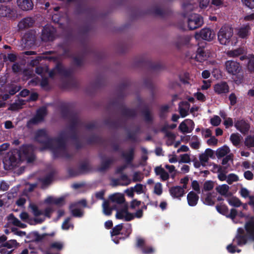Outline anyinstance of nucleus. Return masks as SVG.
Returning <instances> with one entry per match:
<instances>
[{"mask_svg":"<svg viewBox=\"0 0 254 254\" xmlns=\"http://www.w3.org/2000/svg\"><path fill=\"white\" fill-rule=\"evenodd\" d=\"M5 196H4V198H7L8 201L10 203L12 202L13 200L16 197V189L14 188H12L9 192H8L7 195H4Z\"/></svg>","mask_w":254,"mask_h":254,"instance_id":"603ef678","label":"nucleus"},{"mask_svg":"<svg viewBox=\"0 0 254 254\" xmlns=\"http://www.w3.org/2000/svg\"><path fill=\"white\" fill-rule=\"evenodd\" d=\"M66 135L64 131H61L58 137L53 138V147L48 148L52 150L54 159L64 158L70 159L72 158L73 155L69 153L67 150Z\"/></svg>","mask_w":254,"mask_h":254,"instance_id":"f257e3e1","label":"nucleus"},{"mask_svg":"<svg viewBox=\"0 0 254 254\" xmlns=\"http://www.w3.org/2000/svg\"><path fill=\"white\" fill-rule=\"evenodd\" d=\"M188 121L189 123L192 126L191 129L189 130V127L185 123V121L182 122L179 126V130L183 133L190 132L194 127V122L191 120H189Z\"/></svg>","mask_w":254,"mask_h":254,"instance_id":"72a5a7b5","label":"nucleus"},{"mask_svg":"<svg viewBox=\"0 0 254 254\" xmlns=\"http://www.w3.org/2000/svg\"><path fill=\"white\" fill-rule=\"evenodd\" d=\"M104 123L113 128H118L123 126L120 120H112L110 119H107L105 120Z\"/></svg>","mask_w":254,"mask_h":254,"instance_id":"473e14b6","label":"nucleus"},{"mask_svg":"<svg viewBox=\"0 0 254 254\" xmlns=\"http://www.w3.org/2000/svg\"><path fill=\"white\" fill-rule=\"evenodd\" d=\"M17 5L24 11L31 10L33 7V3L31 0H17Z\"/></svg>","mask_w":254,"mask_h":254,"instance_id":"bb28decb","label":"nucleus"},{"mask_svg":"<svg viewBox=\"0 0 254 254\" xmlns=\"http://www.w3.org/2000/svg\"><path fill=\"white\" fill-rule=\"evenodd\" d=\"M217 211L220 214L226 216L229 212V209L227 205L220 203V205L217 204L216 206Z\"/></svg>","mask_w":254,"mask_h":254,"instance_id":"37998d69","label":"nucleus"},{"mask_svg":"<svg viewBox=\"0 0 254 254\" xmlns=\"http://www.w3.org/2000/svg\"><path fill=\"white\" fill-rule=\"evenodd\" d=\"M34 140L43 145L40 148L41 151L53 147V138L49 137L46 129H38L35 133Z\"/></svg>","mask_w":254,"mask_h":254,"instance_id":"7ed1b4c3","label":"nucleus"},{"mask_svg":"<svg viewBox=\"0 0 254 254\" xmlns=\"http://www.w3.org/2000/svg\"><path fill=\"white\" fill-rule=\"evenodd\" d=\"M145 240L140 237L136 238V248L140 249L141 250L146 246Z\"/></svg>","mask_w":254,"mask_h":254,"instance_id":"5fc2aeb1","label":"nucleus"},{"mask_svg":"<svg viewBox=\"0 0 254 254\" xmlns=\"http://www.w3.org/2000/svg\"><path fill=\"white\" fill-rule=\"evenodd\" d=\"M251 27L249 23L243 25L238 30L237 35L242 39H247L251 34Z\"/></svg>","mask_w":254,"mask_h":254,"instance_id":"5701e85b","label":"nucleus"},{"mask_svg":"<svg viewBox=\"0 0 254 254\" xmlns=\"http://www.w3.org/2000/svg\"><path fill=\"white\" fill-rule=\"evenodd\" d=\"M35 20L32 17H26L21 20L17 25L19 29H24L32 26Z\"/></svg>","mask_w":254,"mask_h":254,"instance_id":"cd10ccee","label":"nucleus"},{"mask_svg":"<svg viewBox=\"0 0 254 254\" xmlns=\"http://www.w3.org/2000/svg\"><path fill=\"white\" fill-rule=\"evenodd\" d=\"M56 29L50 25H45L42 31L41 38L42 41H53L55 39Z\"/></svg>","mask_w":254,"mask_h":254,"instance_id":"9d476101","label":"nucleus"},{"mask_svg":"<svg viewBox=\"0 0 254 254\" xmlns=\"http://www.w3.org/2000/svg\"><path fill=\"white\" fill-rule=\"evenodd\" d=\"M199 196L194 191H190L187 195L188 204L190 206H195L198 201Z\"/></svg>","mask_w":254,"mask_h":254,"instance_id":"c85d7f7f","label":"nucleus"},{"mask_svg":"<svg viewBox=\"0 0 254 254\" xmlns=\"http://www.w3.org/2000/svg\"><path fill=\"white\" fill-rule=\"evenodd\" d=\"M61 114L63 118L69 120L68 128L70 131H77V127L82 125V123L78 118L77 114L70 111L67 107H64L62 108Z\"/></svg>","mask_w":254,"mask_h":254,"instance_id":"f03ea898","label":"nucleus"},{"mask_svg":"<svg viewBox=\"0 0 254 254\" xmlns=\"http://www.w3.org/2000/svg\"><path fill=\"white\" fill-rule=\"evenodd\" d=\"M36 41V36L33 31H28L25 33L22 38V42L25 47L33 46Z\"/></svg>","mask_w":254,"mask_h":254,"instance_id":"6ab92c4d","label":"nucleus"},{"mask_svg":"<svg viewBox=\"0 0 254 254\" xmlns=\"http://www.w3.org/2000/svg\"><path fill=\"white\" fill-rule=\"evenodd\" d=\"M233 35V29L228 26H223L218 33V39L222 45H227L230 41Z\"/></svg>","mask_w":254,"mask_h":254,"instance_id":"0eeeda50","label":"nucleus"},{"mask_svg":"<svg viewBox=\"0 0 254 254\" xmlns=\"http://www.w3.org/2000/svg\"><path fill=\"white\" fill-rule=\"evenodd\" d=\"M207 58V54L204 51V48L199 47L196 51L195 59L197 62H202Z\"/></svg>","mask_w":254,"mask_h":254,"instance_id":"c756f323","label":"nucleus"},{"mask_svg":"<svg viewBox=\"0 0 254 254\" xmlns=\"http://www.w3.org/2000/svg\"><path fill=\"white\" fill-rule=\"evenodd\" d=\"M54 174L52 173H50L47 175L45 177L41 179L40 181L43 185L47 186L51 184L52 182Z\"/></svg>","mask_w":254,"mask_h":254,"instance_id":"49530a36","label":"nucleus"},{"mask_svg":"<svg viewBox=\"0 0 254 254\" xmlns=\"http://www.w3.org/2000/svg\"><path fill=\"white\" fill-rule=\"evenodd\" d=\"M230 139L235 146H238L240 143V136L238 133H232L230 136Z\"/></svg>","mask_w":254,"mask_h":254,"instance_id":"de8ad7c7","label":"nucleus"},{"mask_svg":"<svg viewBox=\"0 0 254 254\" xmlns=\"http://www.w3.org/2000/svg\"><path fill=\"white\" fill-rule=\"evenodd\" d=\"M135 149L133 147L130 148L127 152H122L121 156L125 159L126 164L133 167L132 162L134 158Z\"/></svg>","mask_w":254,"mask_h":254,"instance_id":"4be33fe9","label":"nucleus"},{"mask_svg":"<svg viewBox=\"0 0 254 254\" xmlns=\"http://www.w3.org/2000/svg\"><path fill=\"white\" fill-rule=\"evenodd\" d=\"M63 52L62 55L66 58H72V54L71 52V50L69 48L65 47L64 46H62Z\"/></svg>","mask_w":254,"mask_h":254,"instance_id":"0e129e2a","label":"nucleus"},{"mask_svg":"<svg viewBox=\"0 0 254 254\" xmlns=\"http://www.w3.org/2000/svg\"><path fill=\"white\" fill-rule=\"evenodd\" d=\"M151 13L155 15L160 16L162 17H165L168 13L166 11L158 7H155L152 8Z\"/></svg>","mask_w":254,"mask_h":254,"instance_id":"79ce46f5","label":"nucleus"},{"mask_svg":"<svg viewBox=\"0 0 254 254\" xmlns=\"http://www.w3.org/2000/svg\"><path fill=\"white\" fill-rule=\"evenodd\" d=\"M129 86V83L128 81H124L121 83L119 86V93L118 97L123 99L124 97L123 92L125 91Z\"/></svg>","mask_w":254,"mask_h":254,"instance_id":"ea45409f","label":"nucleus"},{"mask_svg":"<svg viewBox=\"0 0 254 254\" xmlns=\"http://www.w3.org/2000/svg\"><path fill=\"white\" fill-rule=\"evenodd\" d=\"M225 65L227 72L231 75H236L242 70V67L240 63L234 61H226Z\"/></svg>","mask_w":254,"mask_h":254,"instance_id":"ddd939ff","label":"nucleus"},{"mask_svg":"<svg viewBox=\"0 0 254 254\" xmlns=\"http://www.w3.org/2000/svg\"><path fill=\"white\" fill-rule=\"evenodd\" d=\"M234 127L244 135L248 134L250 128V125L243 119L236 121Z\"/></svg>","mask_w":254,"mask_h":254,"instance_id":"a211bd4d","label":"nucleus"},{"mask_svg":"<svg viewBox=\"0 0 254 254\" xmlns=\"http://www.w3.org/2000/svg\"><path fill=\"white\" fill-rule=\"evenodd\" d=\"M170 195L173 198H180L185 194V190H183L181 186H177L172 187L169 189Z\"/></svg>","mask_w":254,"mask_h":254,"instance_id":"a878e982","label":"nucleus"},{"mask_svg":"<svg viewBox=\"0 0 254 254\" xmlns=\"http://www.w3.org/2000/svg\"><path fill=\"white\" fill-rule=\"evenodd\" d=\"M7 225L12 224L13 226L11 227L10 229L11 232L16 234V217L11 213L7 217Z\"/></svg>","mask_w":254,"mask_h":254,"instance_id":"58836bf2","label":"nucleus"},{"mask_svg":"<svg viewBox=\"0 0 254 254\" xmlns=\"http://www.w3.org/2000/svg\"><path fill=\"white\" fill-rule=\"evenodd\" d=\"M214 90L217 94H221L228 93L229 88L228 84L226 82L222 81L214 85Z\"/></svg>","mask_w":254,"mask_h":254,"instance_id":"393cba45","label":"nucleus"},{"mask_svg":"<svg viewBox=\"0 0 254 254\" xmlns=\"http://www.w3.org/2000/svg\"><path fill=\"white\" fill-rule=\"evenodd\" d=\"M214 188V183L212 181H206L204 183L202 191H210Z\"/></svg>","mask_w":254,"mask_h":254,"instance_id":"6e6d98bb","label":"nucleus"},{"mask_svg":"<svg viewBox=\"0 0 254 254\" xmlns=\"http://www.w3.org/2000/svg\"><path fill=\"white\" fill-rule=\"evenodd\" d=\"M135 65L137 67H147L152 72L159 71L164 68V66L161 63H154L143 57L136 61Z\"/></svg>","mask_w":254,"mask_h":254,"instance_id":"20e7f679","label":"nucleus"},{"mask_svg":"<svg viewBox=\"0 0 254 254\" xmlns=\"http://www.w3.org/2000/svg\"><path fill=\"white\" fill-rule=\"evenodd\" d=\"M229 151L230 149L228 147L223 146L217 149L216 152V154L217 158H220L224 157L229 152Z\"/></svg>","mask_w":254,"mask_h":254,"instance_id":"4c0bfd02","label":"nucleus"},{"mask_svg":"<svg viewBox=\"0 0 254 254\" xmlns=\"http://www.w3.org/2000/svg\"><path fill=\"white\" fill-rule=\"evenodd\" d=\"M248 70L251 73H254V56H252L249 59L247 65Z\"/></svg>","mask_w":254,"mask_h":254,"instance_id":"69168bd1","label":"nucleus"},{"mask_svg":"<svg viewBox=\"0 0 254 254\" xmlns=\"http://www.w3.org/2000/svg\"><path fill=\"white\" fill-rule=\"evenodd\" d=\"M78 85L77 82L73 79L68 80L63 83V87L65 88H75Z\"/></svg>","mask_w":254,"mask_h":254,"instance_id":"a19ab883","label":"nucleus"},{"mask_svg":"<svg viewBox=\"0 0 254 254\" xmlns=\"http://www.w3.org/2000/svg\"><path fill=\"white\" fill-rule=\"evenodd\" d=\"M154 171L157 176H160L162 181H166L169 179V174L161 166L155 167Z\"/></svg>","mask_w":254,"mask_h":254,"instance_id":"7c9ffc66","label":"nucleus"},{"mask_svg":"<svg viewBox=\"0 0 254 254\" xmlns=\"http://www.w3.org/2000/svg\"><path fill=\"white\" fill-rule=\"evenodd\" d=\"M64 243L61 242H54L51 243L49 246L50 250H55L57 251H61L64 248Z\"/></svg>","mask_w":254,"mask_h":254,"instance_id":"c03bdc74","label":"nucleus"},{"mask_svg":"<svg viewBox=\"0 0 254 254\" xmlns=\"http://www.w3.org/2000/svg\"><path fill=\"white\" fill-rule=\"evenodd\" d=\"M230 166V164H228L226 166H220L219 169L217 170V172L219 173L218 175V179L221 181H224L226 180L227 176L226 173H227V170Z\"/></svg>","mask_w":254,"mask_h":254,"instance_id":"f704fd0d","label":"nucleus"},{"mask_svg":"<svg viewBox=\"0 0 254 254\" xmlns=\"http://www.w3.org/2000/svg\"><path fill=\"white\" fill-rule=\"evenodd\" d=\"M54 234H55L54 233H51L50 234H48L45 233V234H42V235H40L37 232H35L34 233V235L35 236V241H37V242H40V241H41L47 236H53L54 235Z\"/></svg>","mask_w":254,"mask_h":254,"instance_id":"13d9d810","label":"nucleus"},{"mask_svg":"<svg viewBox=\"0 0 254 254\" xmlns=\"http://www.w3.org/2000/svg\"><path fill=\"white\" fill-rule=\"evenodd\" d=\"M17 155L19 158L23 157L28 163H32L35 159L34 146L32 144L23 145L19 149H17Z\"/></svg>","mask_w":254,"mask_h":254,"instance_id":"423d86ee","label":"nucleus"},{"mask_svg":"<svg viewBox=\"0 0 254 254\" xmlns=\"http://www.w3.org/2000/svg\"><path fill=\"white\" fill-rule=\"evenodd\" d=\"M123 224H120L115 226L111 231L112 236H118L121 234V231L123 229Z\"/></svg>","mask_w":254,"mask_h":254,"instance_id":"864d4df0","label":"nucleus"},{"mask_svg":"<svg viewBox=\"0 0 254 254\" xmlns=\"http://www.w3.org/2000/svg\"><path fill=\"white\" fill-rule=\"evenodd\" d=\"M212 194L208 192L206 194V196L203 201L204 204L207 205L213 206L215 204V201L212 199Z\"/></svg>","mask_w":254,"mask_h":254,"instance_id":"8fccbe9b","label":"nucleus"},{"mask_svg":"<svg viewBox=\"0 0 254 254\" xmlns=\"http://www.w3.org/2000/svg\"><path fill=\"white\" fill-rule=\"evenodd\" d=\"M229 187L226 184H223L221 186H218L216 188V191L220 193L221 195L225 197H228L229 194L228 192L229 191Z\"/></svg>","mask_w":254,"mask_h":254,"instance_id":"e433bc0d","label":"nucleus"},{"mask_svg":"<svg viewBox=\"0 0 254 254\" xmlns=\"http://www.w3.org/2000/svg\"><path fill=\"white\" fill-rule=\"evenodd\" d=\"M237 234L233 239V242H236L237 245L239 246L245 245L248 242V236L245 234L244 229L239 227L237 229Z\"/></svg>","mask_w":254,"mask_h":254,"instance_id":"2eb2a0df","label":"nucleus"},{"mask_svg":"<svg viewBox=\"0 0 254 254\" xmlns=\"http://www.w3.org/2000/svg\"><path fill=\"white\" fill-rule=\"evenodd\" d=\"M140 113L146 123L148 124H152L154 121V116L147 105H144L143 108L140 110Z\"/></svg>","mask_w":254,"mask_h":254,"instance_id":"aec40b11","label":"nucleus"},{"mask_svg":"<svg viewBox=\"0 0 254 254\" xmlns=\"http://www.w3.org/2000/svg\"><path fill=\"white\" fill-rule=\"evenodd\" d=\"M123 211L125 212V220L126 221H130L134 218L133 213L129 212L127 207L123 209Z\"/></svg>","mask_w":254,"mask_h":254,"instance_id":"e2e57ef3","label":"nucleus"},{"mask_svg":"<svg viewBox=\"0 0 254 254\" xmlns=\"http://www.w3.org/2000/svg\"><path fill=\"white\" fill-rule=\"evenodd\" d=\"M30 207L31 208L35 216L37 217L41 215H43V212L39 209L38 206L36 204L31 203L30 204Z\"/></svg>","mask_w":254,"mask_h":254,"instance_id":"bf43d9fd","label":"nucleus"},{"mask_svg":"<svg viewBox=\"0 0 254 254\" xmlns=\"http://www.w3.org/2000/svg\"><path fill=\"white\" fill-rule=\"evenodd\" d=\"M11 10L7 6L1 5L0 7V17H6L10 13Z\"/></svg>","mask_w":254,"mask_h":254,"instance_id":"3c124183","label":"nucleus"},{"mask_svg":"<svg viewBox=\"0 0 254 254\" xmlns=\"http://www.w3.org/2000/svg\"><path fill=\"white\" fill-rule=\"evenodd\" d=\"M109 106L117 107L124 117L134 118L136 116V112L134 109L127 108L123 101H120L119 99H116L110 102Z\"/></svg>","mask_w":254,"mask_h":254,"instance_id":"39448f33","label":"nucleus"},{"mask_svg":"<svg viewBox=\"0 0 254 254\" xmlns=\"http://www.w3.org/2000/svg\"><path fill=\"white\" fill-rule=\"evenodd\" d=\"M214 34L210 28H203L199 32H196L195 38L196 39H202L207 41L212 39Z\"/></svg>","mask_w":254,"mask_h":254,"instance_id":"f3484780","label":"nucleus"},{"mask_svg":"<svg viewBox=\"0 0 254 254\" xmlns=\"http://www.w3.org/2000/svg\"><path fill=\"white\" fill-rule=\"evenodd\" d=\"M104 142V139L101 137L95 134L91 135L87 139V143L88 144H102Z\"/></svg>","mask_w":254,"mask_h":254,"instance_id":"2f4dec72","label":"nucleus"},{"mask_svg":"<svg viewBox=\"0 0 254 254\" xmlns=\"http://www.w3.org/2000/svg\"><path fill=\"white\" fill-rule=\"evenodd\" d=\"M203 24L202 17L197 14L190 15L188 19V26L190 30H194L200 27Z\"/></svg>","mask_w":254,"mask_h":254,"instance_id":"f8f14e48","label":"nucleus"},{"mask_svg":"<svg viewBox=\"0 0 254 254\" xmlns=\"http://www.w3.org/2000/svg\"><path fill=\"white\" fill-rule=\"evenodd\" d=\"M239 181V177L235 174L231 173L227 176L226 180L229 185H231L233 182H237Z\"/></svg>","mask_w":254,"mask_h":254,"instance_id":"4d7b16f0","label":"nucleus"},{"mask_svg":"<svg viewBox=\"0 0 254 254\" xmlns=\"http://www.w3.org/2000/svg\"><path fill=\"white\" fill-rule=\"evenodd\" d=\"M228 201L230 205L235 207H239L241 205L240 200L236 197H233L229 199Z\"/></svg>","mask_w":254,"mask_h":254,"instance_id":"052dcab7","label":"nucleus"},{"mask_svg":"<svg viewBox=\"0 0 254 254\" xmlns=\"http://www.w3.org/2000/svg\"><path fill=\"white\" fill-rule=\"evenodd\" d=\"M243 54V50L241 49H237L234 50L230 51L228 55L232 57H237Z\"/></svg>","mask_w":254,"mask_h":254,"instance_id":"338daca9","label":"nucleus"},{"mask_svg":"<svg viewBox=\"0 0 254 254\" xmlns=\"http://www.w3.org/2000/svg\"><path fill=\"white\" fill-rule=\"evenodd\" d=\"M103 211L106 215H111L112 209L110 207L109 203L107 201H105L103 204Z\"/></svg>","mask_w":254,"mask_h":254,"instance_id":"680f3d73","label":"nucleus"},{"mask_svg":"<svg viewBox=\"0 0 254 254\" xmlns=\"http://www.w3.org/2000/svg\"><path fill=\"white\" fill-rule=\"evenodd\" d=\"M100 158L101 160V165L97 168L96 170L98 172L103 173L110 168V166L114 163V160L113 158H107L104 160L103 156H100Z\"/></svg>","mask_w":254,"mask_h":254,"instance_id":"412c9836","label":"nucleus"},{"mask_svg":"<svg viewBox=\"0 0 254 254\" xmlns=\"http://www.w3.org/2000/svg\"><path fill=\"white\" fill-rule=\"evenodd\" d=\"M245 229L249 238L254 241V220L253 217H252L250 220L246 222Z\"/></svg>","mask_w":254,"mask_h":254,"instance_id":"b1692460","label":"nucleus"},{"mask_svg":"<svg viewBox=\"0 0 254 254\" xmlns=\"http://www.w3.org/2000/svg\"><path fill=\"white\" fill-rule=\"evenodd\" d=\"M143 254H151L154 253V249L152 246L146 245L141 250Z\"/></svg>","mask_w":254,"mask_h":254,"instance_id":"774afa93","label":"nucleus"},{"mask_svg":"<svg viewBox=\"0 0 254 254\" xmlns=\"http://www.w3.org/2000/svg\"><path fill=\"white\" fill-rule=\"evenodd\" d=\"M244 144L249 148L254 147V135H248L245 138Z\"/></svg>","mask_w":254,"mask_h":254,"instance_id":"a18cd8bd","label":"nucleus"},{"mask_svg":"<svg viewBox=\"0 0 254 254\" xmlns=\"http://www.w3.org/2000/svg\"><path fill=\"white\" fill-rule=\"evenodd\" d=\"M4 169L6 170L13 169L16 167V149L8 152L3 159Z\"/></svg>","mask_w":254,"mask_h":254,"instance_id":"1a4fd4ad","label":"nucleus"},{"mask_svg":"<svg viewBox=\"0 0 254 254\" xmlns=\"http://www.w3.org/2000/svg\"><path fill=\"white\" fill-rule=\"evenodd\" d=\"M55 70L58 74L65 77H70L73 73V71L71 69L65 68L62 63L60 62L57 63L54 69L49 72V75L50 78H53L55 76L56 74Z\"/></svg>","mask_w":254,"mask_h":254,"instance_id":"6e6552de","label":"nucleus"},{"mask_svg":"<svg viewBox=\"0 0 254 254\" xmlns=\"http://www.w3.org/2000/svg\"><path fill=\"white\" fill-rule=\"evenodd\" d=\"M110 199L111 201L119 204H123L125 201L124 195L120 193H115L111 195L110 196Z\"/></svg>","mask_w":254,"mask_h":254,"instance_id":"c9c22d12","label":"nucleus"},{"mask_svg":"<svg viewBox=\"0 0 254 254\" xmlns=\"http://www.w3.org/2000/svg\"><path fill=\"white\" fill-rule=\"evenodd\" d=\"M46 115L45 108H40L37 111L36 115L31 118L27 123V126L37 125L42 122Z\"/></svg>","mask_w":254,"mask_h":254,"instance_id":"dca6fc26","label":"nucleus"},{"mask_svg":"<svg viewBox=\"0 0 254 254\" xmlns=\"http://www.w3.org/2000/svg\"><path fill=\"white\" fill-rule=\"evenodd\" d=\"M67 2L77 3L74 11L76 14H89L92 10V8L88 6L83 0H67Z\"/></svg>","mask_w":254,"mask_h":254,"instance_id":"9b49d317","label":"nucleus"},{"mask_svg":"<svg viewBox=\"0 0 254 254\" xmlns=\"http://www.w3.org/2000/svg\"><path fill=\"white\" fill-rule=\"evenodd\" d=\"M91 170V167L88 162L81 163L78 167V171H75L72 168L68 170L69 175L72 177L77 176L80 174H86Z\"/></svg>","mask_w":254,"mask_h":254,"instance_id":"4468645a","label":"nucleus"},{"mask_svg":"<svg viewBox=\"0 0 254 254\" xmlns=\"http://www.w3.org/2000/svg\"><path fill=\"white\" fill-rule=\"evenodd\" d=\"M190 41V38L188 36H179L178 38L177 46L187 44Z\"/></svg>","mask_w":254,"mask_h":254,"instance_id":"09e8293b","label":"nucleus"}]
</instances>
